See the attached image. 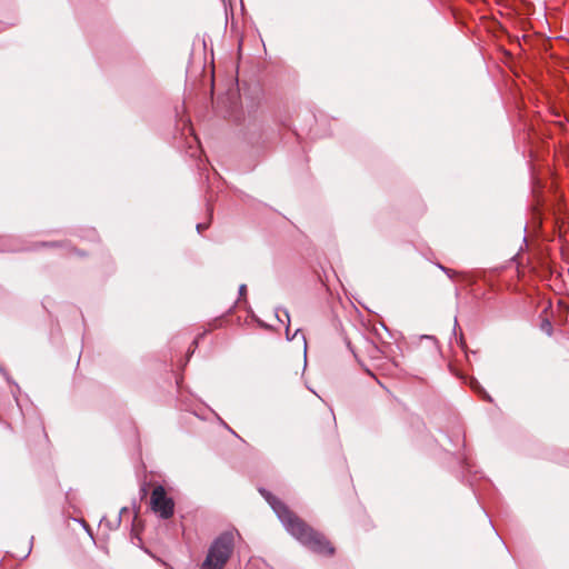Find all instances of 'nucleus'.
Listing matches in <instances>:
<instances>
[{
	"mask_svg": "<svg viewBox=\"0 0 569 569\" xmlns=\"http://www.w3.org/2000/svg\"><path fill=\"white\" fill-rule=\"evenodd\" d=\"M271 507L277 512L286 529L301 543L320 555L331 556L333 553L335 549L325 536L315 531L297 517L283 503V500H271Z\"/></svg>",
	"mask_w": 569,
	"mask_h": 569,
	"instance_id": "1",
	"label": "nucleus"
},
{
	"mask_svg": "<svg viewBox=\"0 0 569 569\" xmlns=\"http://www.w3.org/2000/svg\"><path fill=\"white\" fill-rule=\"evenodd\" d=\"M236 533L228 531L216 540V569H220L229 559L233 550Z\"/></svg>",
	"mask_w": 569,
	"mask_h": 569,
	"instance_id": "2",
	"label": "nucleus"
},
{
	"mask_svg": "<svg viewBox=\"0 0 569 569\" xmlns=\"http://www.w3.org/2000/svg\"><path fill=\"white\" fill-rule=\"evenodd\" d=\"M150 509L163 519H168L173 515L174 500H149Z\"/></svg>",
	"mask_w": 569,
	"mask_h": 569,
	"instance_id": "3",
	"label": "nucleus"
},
{
	"mask_svg": "<svg viewBox=\"0 0 569 569\" xmlns=\"http://www.w3.org/2000/svg\"><path fill=\"white\" fill-rule=\"evenodd\" d=\"M203 47L209 56V61L207 63V68L209 70L210 76V97L213 98V44L210 47L207 46V42L203 40Z\"/></svg>",
	"mask_w": 569,
	"mask_h": 569,
	"instance_id": "4",
	"label": "nucleus"
},
{
	"mask_svg": "<svg viewBox=\"0 0 569 569\" xmlns=\"http://www.w3.org/2000/svg\"><path fill=\"white\" fill-rule=\"evenodd\" d=\"M177 124L180 127L181 126V134L183 137H192V140L194 142H198V138L194 136L193 133V128L191 127L190 124V119L188 118H184V117H180L178 120H177Z\"/></svg>",
	"mask_w": 569,
	"mask_h": 569,
	"instance_id": "5",
	"label": "nucleus"
},
{
	"mask_svg": "<svg viewBox=\"0 0 569 569\" xmlns=\"http://www.w3.org/2000/svg\"><path fill=\"white\" fill-rule=\"evenodd\" d=\"M199 569H213V545L209 547L206 559Z\"/></svg>",
	"mask_w": 569,
	"mask_h": 569,
	"instance_id": "6",
	"label": "nucleus"
},
{
	"mask_svg": "<svg viewBox=\"0 0 569 569\" xmlns=\"http://www.w3.org/2000/svg\"><path fill=\"white\" fill-rule=\"evenodd\" d=\"M207 164H209L208 158H206V163L202 160H200V162L198 163V170L200 177L203 178L207 183H209V168Z\"/></svg>",
	"mask_w": 569,
	"mask_h": 569,
	"instance_id": "7",
	"label": "nucleus"
},
{
	"mask_svg": "<svg viewBox=\"0 0 569 569\" xmlns=\"http://www.w3.org/2000/svg\"><path fill=\"white\" fill-rule=\"evenodd\" d=\"M150 498H167L164 488L162 486L154 487Z\"/></svg>",
	"mask_w": 569,
	"mask_h": 569,
	"instance_id": "8",
	"label": "nucleus"
},
{
	"mask_svg": "<svg viewBox=\"0 0 569 569\" xmlns=\"http://www.w3.org/2000/svg\"><path fill=\"white\" fill-rule=\"evenodd\" d=\"M208 227H209V224H208V223H198L196 228H197V231H198L199 233H202V231H203L204 229H207Z\"/></svg>",
	"mask_w": 569,
	"mask_h": 569,
	"instance_id": "9",
	"label": "nucleus"
},
{
	"mask_svg": "<svg viewBox=\"0 0 569 569\" xmlns=\"http://www.w3.org/2000/svg\"><path fill=\"white\" fill-rule=\"evenodd\" d=\"M246 290H247L246 286H244V284H241V286H240V288H239V292H240V295H244V293H246Z\"/></svg>",
	"mask_w": 569,
	"mask_h": 569,
	"instance_id": "10",
	"label": "nucleus"
},
{
	"mask_svg": "<svg viewBox=\"0 0 569 569\" xmlns=\"http://www.w3.org/2000/svg\"><path fill=\"white\" fill-rule=\"evenodd\" d=\"M208 212H209V216L211 218L212 217V208L210 206V198L208 199Z\"/></svg>",
	"mask_w": 569,
	"mask_h": 569,
	"instance_id": "11",
	"label": "nucleus"
},
{
	"mask_svg": "<svg viewBox=\"0 0 569 569\" xmlns=\"http://www.w3.org/2000/svg\"><path fill=\"white\" fill-rule=\"evenodd\" d=\"M201 338H202L201 336H200V337H198V338H196V339L192 341V345H193L194 347H197V346H198V343H199V340H200Z\"/></svg>",
	"mask_w": 569,
	"mask_h": 569,
	"instance_id": "12",
	"label": "nucleus"
},
{
	"mask_svg": "<svg viewBox=\"0 0 569 569\" xmlns=\"http://www.w3.org/2000/svg\"><path fill=\"white\" fill-rule=\"evenodd\" d=\"M141 492H142V495H141V497H140V498H146V495H147V492H146V488H143V487H142V488H141Z\"/></svg>",
	"mask_w": 569,
	"mask_h": 569,
	"instance_id": "13",
	"label": "nucleus"
},
{
	"mask_svg": "<svg viewBox=\"0 0 569 569\" xmlns=\"http://www.w3.org/2000/svg\"><path fill=\"white\" fill-rule=\"evenodd\" d=\"M214 418H217V420H218L220 423H223V420H222L220 417H218V415H214Z\"/></svg>",
	"mask_w": 569,
	"mask_h": 569,
	"instance_id": "14",
	"label": "nucleus"
},
{
	"mask_svg": "<svg viewBox=\"0 0 569 569\" xmlns=\"http://www.w3.org/2000/svg\"><path fill=\"white\" fill-rule=\"evenodd\" d=\"M214 418H217V420H218L220 423H223V420H222L220 417H218V415H214Z\"/></svg>",
	"mask_w": 569,
	"mask_h": 569,
	"instance_id": "15",
	"label": "nucleus"
},
{
	"mask_svg": "<svg viewBox=\"0 0 569 569\" xmlns=\"http://www.w3.org/2000/svg\"><path fill=\"white\" fill-rule=\"evenodd\" d=\"M214 418H217V420H218L220 423H223V420H222L220 417H218V415H214Z\"/></svg>",
	"mask_w": 569,
	"mask_h": 569,
	"instance_id": "16",
	"label": "nucleus"
},
{
	"mask_svg": "<svg viewBox=\"0 0 569 569\" xmlns=\"http://www.w3.org/2000/svg\"><path fill=\"white\" fill-rule=\"evenodd\" d=\"M214 418H217V420H218L220 423H223V420H222L220 417H218V415H214Z\"/></svg>",
	"mask_w": 569,
	"mask_h": 569,
	"instance_id": "17",
	"label": "nucleus"
},
{
	"mask_svg": "<svg viewBox=\"0 0 569 569\" xmlns=\"http://www.w3.org/2000/svg\"><path fill=\"white\" fill-rule=\"evenodd\" d=\"M214 418H217V420H218L220 423H223V420H222L220 417H218V415H214Z\"/></svg>",
	"mask_w": 569,
	"mask_h": 569,
	"instance_id": "18",
	"label": "nucleus"
},
{
	"mask_svg": "<svg viewBox=\"0 0 569 569\" xmlns=\"http://www.w3.org/2000/svg\"><path fill=\"white\" fill-rule=\"evenodd\" d=\"M286 332H287V337H288V339H291V338L289 337V328H287V329H286Z\"/></svg>",
	"mask_w": 569,
	"mask_h": 569,
	"instance_id": "19",
	"label": "nucleus"
},
{
	"mask_svg": "<svg viewBox=\"0 0 569 569\" xmlns=\"http://www.w3.org/2000/svg\"><path fill=\"white\" fill-rule=\"evenodd\" d=\"M298 333H299V330H296V332H295L292 338H295Z\"/></svg>",
	"mask_w": 569,
	"mask_h": 569,
	"instance_id": "20",
	"label": "nucleus"
}]
</instances>
